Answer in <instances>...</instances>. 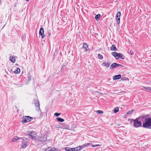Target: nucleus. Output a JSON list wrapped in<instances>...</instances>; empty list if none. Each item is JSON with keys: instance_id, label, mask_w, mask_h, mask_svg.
I'll return each instance as SVG.
<instances>
[{"instance_id": "1", "label": "nucleus", "mask_w": 151, "mask_h": 151, "mask_svg": "<svg viewBox=\"0 0 151 151\" xmlns=\"http://www.w3.org/2000/svg\"><path fill=\"white\" fill-rule=\"evenodd\" d=\"M142 127L145 128L151 129V118H145Z\"/></svg>"}, {"instance_id": "2", "label": "nucleus", "mask_w": 151, "mask_h": 151, "mask_svg": "<svg viewBox=\"0 0 151 151\" xmlns=\"http://www.w3.org/2000/svg\"><path fill=\"white\" fill-rule=\"evenodd\" d=\"M142 118V117H140L133 120L134 123L133 126L134 127L137 128L142 127V122L141 121Z\"/></svg>"}, {"instance_id": "3", "label": "nucleus", "mask_w": 151, "mask_h": 151, "mask_svg": "<svg viewBox=\"0 0 151 151\" xmlns=\"http://www.w3.org/2000/svg\"><path fill=\"white\" fill-rule=\"evenodd\" d=\"M112 55L116 59L120 58L121 59L124 60V56L121 53H118L116 52H113L112 53Z\"/></svg>"}, {"instance_id": "4", "label": "nucleus", "mask_w": 151, "mask_h": 151, "mask_svg": "<svg viewBox=\"0 0 151 151\" xmlns=\"http://www.w3.org/2000/svg\"><path fill=\"white\" fill-rule=\"evenodd\" d=\"M33 118L29 116H23L21 120V122L22 123L28 122H30Z\"/></svg>"}, {"instance_id": "5", "label": "nucleus", "mask_w": 151, "mask_h": 151, "mask_svg": "<svg viewBox=\"0 0 151 151\" xmlns=\"http://www.w3.org/2000/svg\"><path fill=\"white\" fill-rule=\"evenodd\" d=\"M29 145L28 139L27 138H26L23 140L21 145V147L22 148H25L28 146Z\"/></svg>"}, {"instance_id": "6", "label": "nucleus", "mask_w": 151, "mask_h": 151, "mask_svg": "<svg viewBox=\"0 0 151 151\" xmlns=\"http://www.w3.org/2000/svg\"><path fill=\"white\" fill-rule=\"evenodd\" d=\"M34 103L36 107V109L37 111L39 110L40 109V104L39 100L37 99H35L34 100Z\"/></svg>"}, {"instance_id": "7", "label": "nucleus", "mask_w": 151, "mask_h": 151, "mask_svg": "<svg viewBox=\"0 0 151 151\" xmlns=\"http://www.w3.org/2000/svg\"><path fill=\"white\" fill-rule=\"evenodd\" d=\"M47 136L45 134H42L40 135L39 138V140L41 142L45 141L47 139Z\"/></svg>"}, {"instance_id": "8", "label": "nucleus", "mask_w": 151, "mask_h": 151, "mask_svg": "<svg viewBox=\"0 0 151 151\" xmlns=\"http://www.w3.org/2000/svg\"><path fill=\"white\" fill-rule=\"evenodd\" d=\"M120 15L121 13L120 12H118L116 15V22L118 24H119L120 23Z\"/></svg>"}, {"instance_id": "9", "label": "nucleus", "mask_w": 151, "mask_h": 151, "mask_svg": "<svg viewBox=\"0 0 151 151\" xmlns=\"http://www.w3.org/2000/svg\"><path fill=\"white\" fill-rule=\"evenodd\" d=\"M39 34L41 36L42 38H43L45 37V36L44 35V29L42 27H41L40 29Z\"/></svg>"}, {"instance_id": "10", "label": "nucleus", "mask_w": 151, "mask_h": 151, "mask_svg": "<svg viewBox=\"0 0 151 151\" xmlns=\"http://www.w3.org/2000/svg\"><path fill=\"white\" fill-rule=\"evenodd\" d=\"M111 64V63L109 62L104 61L102 63L101 65L102 66H105L106 68H108Z\"/></svg>"}, {"instance_id": "11", "label": "nucleus", "mask_w": 151, "mask_h": 151, "mask_svg": "<svg viewBox=\"0 0 151 151\" xmlns=\"http://www.w3.org/2000/svg\"><path fill=\"white\" fill-rule=\"evenodd\" d=\"M121 66H122V65H121L116 63H114L112 64L110 66V69H112L113 68H116L117 67Z\"/></svg>"}, {"instance_id": "12", "label": "nucleus", "mask_w": 151, "mask_h": 151, "mask_svg": "<svg viewBox=\"0 0 151 151\" xmlns=\"http://www.w3.org/2000/svg\"><path fill=\"white\" fill-rule=\"evenodd\" d=\"M92 144L91 143H87L85 144H83L81 146H80L81 149H83V148L87 147L88 146L92 145Z\"/></svg>"}, {"instance_id": "13", "label": "nucleus", "mask_w": 151, "mask_h": 151, "mask_svg": "<svg viewBox=\"0 0 151 151\" xmlns=\"http://www.w3.org/2000/svg\"><path fill=\"white\" fill-rule=\"evenodd\" d=\"M29 134L32 138L35 139L36 137V133L35 132H30Z\"/></svg>"}, {"instance_id": "14", "label": "nucleus", "mask_w": 151, "mask_h": 151, "mask_svg": "<svg viewBox=\"0 0 151 151\" xmlns=\"http://www.w3.org/2000/svg\"><path fill=\"white\" fill-rule=\"evenodd\" d=\"M44 151H57V150L56 148L52 147H49Z\"/></svg>"}, {"instance_id": "15", "label": "nucleus", "mask_w": 151, "mask_h": 151, "mask_svg": "<svg viewBox=\"0 0 151 151\" xmlns=\"http://www.w3.org/2000/svg\"><path fill=\"white\" fill-rule=\"evenodd\" d=\"M121 76L120 74H119L114 76L113 77V79L114 80H116L117 79H119L121 78Z\"/></svg>"}, {"instance_id": "16", "label": "nucleus", "mask_w": 151, "mask_h": 151, "mask_svg": "<svg viewBox=\"0 0 151 151\" xmlns=\"http://www.w3.org/2000/svg\"><path fill=\"white\" fill-rule=\"evenodd\" d=\"M83 48H85V50L86 51H88L89 49L87 45L85 43H84L83 44Z\"/></svg>"}, {"instance_id": "17", "label": "nucleus", "mask_w": 151, "mask_h": 151, "mask_svg": "<svg viewBox=\"0 0 151 151\" xmlns=\"http://www.w3.org/2000/svg\"><path fill=\"white\" fill-rule=\"evenodd\" d=\"M21 139V138L19 137H15L14 138L12 139V141L13 142H15L19 139Z\"/></svg>"}, {"instance_id": "18", "label": "nucleus", "mask_w": 151, "mask_h": 151, "mask_svg": "<svg viewBox=\"0 0 151 151\" xmlns=\"http://www.w3.org/2000/svg\"><path fill=\"white\" fill-rule=\"evenodd\" d=\"M65 150L66 151H74L75 149L73 148H70L69 147H67L65 148Z\"/></svg>"}, {"instance_id": "19", "label": "nucleus", "mask_w": 151, "mask_h": 151, "mask_svg": "<svg viewBox=\"0 0 151 151\" xmlns=\"http://www.w3.org/2000/svg\"><path fill=\"white\" fill-rule=\"evenodd\" d=\"M10 60L13 63H15V58L12 56L10 57Z\"/></svg>"}, {"instance_id": "20", "label": "nucleus", "mask_w": 151, "mask_h": 151, "mask_svg": "<svg viewBox=\"0 0 151 151\" xmlns=\"http://www.w3.org/2000/svg\"><path fill=\"white\" fill-rule=\"evenodd\" d=\"M111 49L112 50L114 51H116L117 50V49L115 46V45H113L111 46Z\"/></svg>"}, {"instance_id": "21", "label": "nucleus", "mask_w": 151, "mask_h": 151, "mask_svg": "<svg viewBox=\"0 0 151 151\" xmlns=\"http://www.w3.org/2000/svg\"><path fill=\"white\" fill-rule=\"evenodd\" d=\"M20 72V69L19 68H17L16 70L14 71V73L17 74L19 73Z\"/></svg>"}, {"instance_id": "22", "label": "nucleus", "mask_w": 151, "mask_h": 151, "mask_svg": "<svg viewBox=\"0 0 151 151\" xmlns=\"http://www.w3.org/2000/svg\"><path fill=\"white\" fill-rule=\"evenodd\" d=\"M57 119L58 121L60 122H63L64 121V120L63 119L59 117L57 118Z\"/></svg>"}, {"instance_id": "23", "label": "nucleus", "mask_w": 151, "mask_h": 151, "mask_svg": "<svg viewBox=\"0 0 151 151\" xmlns=\"http://www.w3.org/2000/svg\"><path fill=\"white\" fill-rule=\"evenodd\" d=\"M73 149H75L74 151H78L80 150L81 149V147H80V146L75 148H73Z\"/></svg>"}, {"instance_id": "24", "label": "nucleus", "mask_w": 151, "mask_h": 151, "mask_svg": "<svg viewBox=\"0 0 151 151\" xmlns=\"http://www.w3.org/2000/svg\"><path fill=\"white\" fill-rule=\"evenodd\" d=\"M100 15L99 14H97L96 15L95 17V19L97 20H98L99 18L100 17Z\"/></svg>"}, {"instance_id": "25", "label": "nucleus", "mask_w": 151, "mask_h": 151, "mask_svg": "<svg viewBox=\"0 0 151 151\" xmlns=\"http://www.w3.org/2000/svg\"><path fill=\"white\" fill-rule=\"evenodd\" d=\"M145 89L147 90H148L150 91H151V87H145L144 86H142Z\"/></svg>"}, {"instance_id": "26", "label": "nucleus", "mask_w": 151, "mask_h": 151, "mask_svg": "<svg viewBox=\"0 0 151 151\" xmlns=\"http://www.w3.org/2000/svg\"><path fill=\"white\" fill-rule=\"evenodd\" d=\"M119 109L118 107H116L114 109V113H116L118 111Z\"/></svg>"}, {"instance_id": "27", "label": "nucleus", "mask_w": 151, "mask_h": 151, "mask_svg": "<svg viewBox=\"0 0 151 151\" xmlns=\"http://www.w3.org/2000/svg\"><path fill=\"white\" fill-rule=\"evenodd\" d=\"M98 58L100 59H102L103 58V56L100 54H98Z\"/></svg>"}, {"instance_id": "28", "label": "nucleus", "mask_w": 151, "mask_h": 151, "mask_svg": "<svg viewBox=\"0 0 151 151\" xmlns=\"http://www.w3.org/2000/svg\"><path fill=\"white\" fill-rule=\"evenodd\" d=\"M60 114L58 113H55L54 114V115L55 116H58L60 115Z\"/></svg>"}, {"instance_id": "29", "label": "nucleus", "mask_w": 151, "mask_h": 151, "mask_svg": "<svg viewBox=\"0 0 151 151\" xmlns=\"http://www.w3.org/2000/svg\"><path fill=\"white\" fill-rule=\"evenodd\" d=\"M133 109L131 110L128 111L127 112V114H129L131 113H132V112H133Z\"/></svg>"}, {"instance_id": "30", "label": "nucleus", "mask_w": 151, "mask_h": 151, "mask_svg": "<svg viewBox=\"0 0 151 151\" xmlns=\"http://www.w3.org/2000/svg\"><path fill=\"white\" fill-rule=\"evenodd\" d=\"M103 113V111L101 110H98L97 111V113L98 114H101L102 113Z\"/></svg>"}, {"instance_id": "31", "label": "nucleus", "mask_w": 151, "mask_h": 151, "mask_svg": "<svg viewBox=\"0 0 151 151\" xmlns=\"http://www.w3.org/2000/svg\"><path fill=\"white\" fill-rule=\"evenodd\" d=\"M100 145H92L91 147H98Z\"/></svg>"}, {"instance_id": "32", "label": "nucleus", "mask_w": 151, "mask_h": 151, "mask_svg": "<svg viewBox=\"0 0 151 151\" xmlns=\"http://www.w3.org/2000/svg\"><path fill=\"white\" fill-rule=\"evenodd\" d=\"M129 53L131 55H133L134 54L133 52L132 51V50H130V51Z\"/></svg>"}, {"instance_id": "33", "label": "nucleus", "mask_w": 151, "mask_h": 151, "mask_svg": "<svg viewBox=\"0 0 151 151\" xmlns=\"http://www.w3.org/2000/svg\"><path fill=\"white\" fill-rule=\"evenodd\" d=\"M31 80V76H29L28 77V80L29 81H30Z\"/></svg>"}, {"instance_id": "34", "label": "nucleus", "mask_w": 151, "mask_h": 151, "mask_svg": "<svg viewBox=\"0 0 151 151\" xmlns=\"http://www.w3.org/2000/svg\"><path fill=\"white\" fill-rule=\"evenodd\" d=\"M1 0H0V4H1Z\"/></svg>"}, {"instance_id": "35", "label": "nucleus", "mask_w": 151, "mask_h": 151, "mask_svg": "<svg viewBox=\"0 0 151 151\" xmlns=\"http://www.w3.org/2000/svg\"><path fill=\"white\" fill-rule=\"evenodd\" d=\"M48 35H49L50 36L51 35V33H49Z\"/></svg>"}, {"instance_id": "36", "label": "nucleus", "mask_w": 151, "mask_h": 151, "mask_svg": "<svg viewBox=\"0 0 151 151\" xmlns=\"http://www.w3.org/2000/svg\"><path fill=\"white\" fill-rule=\"evenodd\" d=\"M26 1H29V0H26Z\"/></svg>"}]
</instances>
